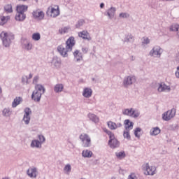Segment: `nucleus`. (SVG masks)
Masks as SVG:
<instances>
[{
    "label": "nucleus",
    "instance_id": "2eb2a0df",
    "mask_svg": "<svg viewBox=\"0 0 179 179\" xmlns=\"http://www.w3.org/2000/svg\"><path fill=\"white\" fill-rule=\"evenodd\" d=\"M27 174L30 178H37V168L34 166L30 167L27 171Z\"/></svg>",
    "mask_w": 179,
    "mask_h": 179
},
{
    "label": "nucleus",
    "instance_id": "2f4dec72",
    "mask_svg": "<svg viewBox=\"0 0 179 179\" xmlns=\"http://www.w3.org/2000/svg\"><path fill=\"white\" fill-rule=\"evenodd\" d=\"M64 90V85L63 84H56L54 87L55 93H61Z\"/></svg>",
    "mask_w": 179,
    "mask_h": 179
},
{
    "label": "nucleus",
    "instance_id": "58836bf2",
    "mask_svg": "<svg viewBox=\"0 0 179 179\" xmlns=\"http://www.w3.org/2000/svg\"><path fill=\"white\" fill-rule=\"evenodd\" d=\"M131 130H124L123 131V136L125 139H127V141H131V134H129V131Z\"/></svg>",
    "mask_w": 179,
    "mask_h": 179
},
{
    "label": "nucleus",
    "instance_id": "9b49d317",
    "mask_svg": "<svg viewBox=\"0 0 179 179\" xmlns=\"http://www.w3.org/2000/svg\"><path fill=\"white\" fill-rule=\"evenodd\" d=\"M47 15H50L51 17H57V16H59V7L58 6L48 7Z\"/></svg>",
    "mask_w": 179,
    "mask_h": 179
},
{
    "label": "nucleus",
    "instance_id": "a878e982",
    "mask_svg": "<svg viewBox=\"0 0 179 179\" xmlns=\"http://www.w3.org/2000/svg\"><path fill=\"white\" fill-rule=\"evenodd\" d=\"M9 20H10V15H0V26H3V24H6V23L9 22Z\"/></svg>",
    "mask_w": 179,
    "mask_h": 179
},
{
    "label": "nucleus",
    "instance_id": "09e8293b",
    "mask_svg": "<svg viewBox=\"0 0 179 179\" xmlns=\"http://www.w3.org/2000/svg\"><path fill=\"white\" fill-rule=\"evenodd\" d=\"M127 179H138V177L135 173H131L129 175Z\"/></svg>",
    "mask_w": 179,
    "mask_h": 179
},
{
    "label": "nucleus",
    "instance_id": "0eeeda50",
    "mask_svg": "<svg viewBox=\"0 0 179 179\" xmlns=\"http://www.w3.org/2000/svg\"><path fill=\"white\" fill-rule=\"evenodd\" d=\"M162 54H163V50L159 45L154 46L149 52V55L150 57H153L154 58H160Z\"/></svg>",
    "mask_w": 179,
    "mask_h": 179
},
{
    "label": "nucleus",
    "instance_id": "4c0bfd02",
    "mask_svg": "<svg viewBox=\"0 0 179 179\" xmlns=\"http://www.w3.org/2000/svg\"><path fill=\"white\" fill-rule=\"evenodd\" d=\"M41 38V35H40V33L37 32V33H34L32 34V40H34V41H40Z\"/></svg>",
    "mask_w": 179,
    "mask_h": 179
},
{
    "label": "nucleus",
    "instance_id": "20e7f679",
    "mask_svg": "<svg viewBox=\"0 0 179 179\" xmlns=\"http://www.w3.org/2000/svg\"><path fill=\"white\" fill-rule=\"evenodd\" d=\"M45 142V137L43 134L38 135V139H34L31 141L30 146L33 148L41 149L43 148V143Z\"/></svg>",
    "mask_w": 179,
    "mask_h": 179
},
{
    "label": "nucleus",
    "instance_id": "de8ad7c7",
    "mask_svg": "<svg viewBox=\"0 0 179 179\" xmlns=\"http://www.w3.org/2000/svg\"><path fill=\"white\" fill-rule=\"evenodd\" d=\"M39 79H40V77L38 76H34V79H33V81H32V83L34 85H36H36H39V84H37L38 83Z\"/></svg>",
    "mask_w": 179,
    "mask_h": 179
},
{
    "label": "nucleus",
    "instance_id": "864d4df0",
    "mask_svg": "<svg viewBox=\"0 0 179 179\" xmlns=\"http://www.w3.org/2000/svg\"><path fill=\"white\" fill-rule=\"evenodd\" d=\"M121 127H122V124H121V123L116 124V129H117V128H121Z\"/></svg>",
    "mask_w": 179,
    "mask_h": 179
},
{
    "label": "nucleus",
    "instance_id": "603ef678",
    "mask_svg": "<svg viewBox=\"0 0 179 179\" xmlns=\"http://www.w3.org/2000/svg\"><path fill=\"white\" fill-rule=\"evenodd\" d=\"M87 51H89V48H82V52H83V54H87Z\"/></svg>",
    "mask_w": 179,
    "mask_h": 179
},
{
    "label": "nucleus",
    "instance_id": "9d476101",
    "mask_svg": "<svg viewBox=\"0 0 179 179\" xmlns=\"http://www.w3.org/2000/svg\"><path fill=\"white\" fill-rule=\"evenodd\" d=\"M135 82H136V77H135V76H126L123 80V86H124V87H128V86L134 85Z\"/></svg>",
    "mask_w": 179,
    "mask_h": 179
},
{
    "label": "nucleus",
    "instance_id": "e2e57ef3",
    "mask_svg": "<svg viewBox=\"0 0 179 179\" xmlns=\"http://www.w3.org/2000/svg\"><path fill=\"white\" fill-rule=\"evenodd\" d=\"M110 179H116L115 177H112Z\"/></svg>",
    "mask_w": 179,
    "mask_h": 179
},
{
    "label": "nucleus",
    "instance_id": "1a4fd4ad",
    "mask_svg": "<svg viewBox=\"0 0 179 179\" xmlns=\"http://www.w3.org/2000/svg\"><path fill=\"white\" fill-rule=\"evenodd\" d=\"M176 108H173L171 110H169L168 111L165 112L162 115V120L164 121H170L172 118H174L176 117Z\"/></svg>",
    "mask_w": 179,
    "mask_h": 179
},
{
    "label": "nucleus",
    "instance_id": "f03ea898",
    "mask_svg": "<svg viewBox=\"0 0 179 179\" xmlns=\"http://www.w3.org/2000/svg\"><path fill=\"white\" fill-rule=\"evenodd\" d=\"M0 37L2 41V44L6 48H9L10 44H12V41L15 40V35H13V34L5 31H3L0 34Z\"/></svg>",
    "mask_w": 179,
    "mask_h": 179
},
{
    "label": "nucleus",
    "instance_id": "4d7b16f0",
    "mask_svg": "<svg viewBox=\"0 0 179 179\" xmlns=\"http://www.w3.org/2000/svg\"><path fill=\"white\" fill-rule=\"evenodd\" d=\"M130 59H131V61H135V57L131 56V57H130Z\"/></svg>",
    "mask_w": 179,
    "mask_h": 179
},
{
    "label": "nucleus",
    "instance_id": "37998d69",
    "mask_svg": "<svg viewBox=\"0 0 179 179\" xmlns=\"http://www.w3.org/2000/svg\"><path fill=\"white\" fill-rule=\"evenodd\" d=\"M116 157L117 159H124L125 157V152H119L115 153Z\"/></svg>",
    "mask_w": 179,
    "mask_h": 179
},
{
    "label": "nucleus",
    "instance_id": "13d9d810",
    "mask_svg": "<svg viewBox=\"0 0 179 179\" xmlns=\"http://www.w3.org/2000/svg\"><path fill=\"white\" fill-rule=\"evenodd\" d=\"M2 179H10V178H9V177H4V178H2Z\"/></svg>",
    "mask_w": 179,
    "mask_h": 179
},
{
    "label": "nucleus",
    "instance_id": "72a5a7b5",
    "mask_svg": "<svg viewBox=\"0 0 179 179\" xmlns=\"http://www.w3.org/2000/svg\"><path fill=\"white\" fill-rule=\"evenodd\" d=\"M83 157L90 158L93 156V152L89 150H84L82 152Z\"/></svg>",
    "mask_w": 179,
    "mask_h": 179
},
{
    "label": "nucleus",
    "instance_id": "bf43d9fd",
    "mask_svg": "<svg viewBox=\"0 0 179 179\" xmlns=\"http://www.w3.org/2000/svg\"><path fill=\"white\" fill-rule=\"evenodd\" d=\"M162 1H173L174 0H162Z\"/></svg>",
    "mask_w": 179,
    "mask_h": 179
},
{
    "label": "nucleus",
    "instance_id": "79ce46f5",
    "mask_svg": "<svg viewBox=\"0 0 179 179\" xmlns=\"http://www.w3.org/2000/svg\"><path fill=\"white\" fill-rule=\"evenodd\" d=\"M68 31H69V27H63L59 29V34H65L66 33H68Z\"/></svg>",
    "mask_w": 179,
    "mask_h": 179
},
{
    "label": "nucleus",
    "instance_id": "5fc2aeb1",
    "mask_svg": "<svg viewBox=\"0 0 179 179\" xmlns=\"http://www.w3.org/2000/svg\"><path fill=\"white\" fill-rule=\"evenodd\" d=\"M100 8H101V9H103V8H104V3H100Z\"/></svg>",
    "mask_w": 179,
    "mask_h": 179
},
{
    "label": "nucleus",
    "instance_id": "c756f323",
    "mask_svg": "<svg viewBox=\"0 0 179 179\" xmlns=\"http://www.w3.org/2000/svg\"><path fill=\"white\" fill-rule=\"evenodd\" d=\"M27 6L20 5L17 6V13H24V12H27Z\"/></svg>",
    "mask_w": 179,
    "mask_h": 179
},
{
    "label": "nucleus",
    "instance_id": "b1692460",
    "mask_svg": "<svg viewBox=\"0 0 179 179\" xmlns=\"http://www.w3.org/2000/svg\"><path fill=\"white\" fill-rule=\"evenodd\" d=\"M160 132H162V130L159 127H152L150 131V135L151 136H157Z\"/></svg>",
    "mask_w": 179,
    "mask_h": 179
},
{
    "label": "nucleus",
    "instance_id": "6e6d98bb",
    "mask_svg": "<svg viewBox=\"0 0 179 179\" xmlns=\"http://www.w3.org/2000/svg\"><path fill=\"white\" fill-rule=\"evenodd\" d=\"M27 78H28V79H31V78H33V74L30 73L29 75V77H27Z\"/></svg>",
    "mask_w": 179,
    "mask_h": 179
},
{
    "label": "nucleus",
    "instance_id": "4be33fe9",
    "mask_svg": "<svg viewBox=\"0 0 179 179\" xmlns=\"http://www.w3.org/2000/svg\"><path fill=\"white\" fill-rule=\"evenodd\" d=\"M93 94V90L90 87H85L83 90V96L85 99H90V97Z\"/></svg>",
    "mask_w": 179,
    "mask_h": 179
},
{
    "label": "nucleus",
    "instance_id": "6ab92c4d",
    "mask_svg": "<svg viewBox=\"0 0 179 179\" xmlns=\"http://www.w3.org/2000/svg\"><path fill=\"white\" fill-rule=\"evenodd\" d=\"M78 37H80L83 40H87V41H90V40H92L90 34H89L86 30L78 32Z\"/></svg>",
    "mask_w": 179,
    "mask_h": 179
},
{
    "label": "nucleus",
    "instance_id": "f257e3e1",
    "mask_svg": "<svg viewBox=\"0 0 179 179\" xmlns=\"http://www.w3.org/2000/svg\"><path fill=\"white\" fill-rule=\"evenodd\" d=\"M76 44L75 37L70 36L66 41V47L64 45H60L57 47V51L63 58H68V52H71Z\"/></svg>",
    "mask_w": 179,
    "mask_h": 179
},
{
    "label": "nucleus",
    "instance_id": "8fccbe9b",
    "mask_svg": "<svg viewBox=\"0 0 179 179\" xmlns=\"http://www.w3.org/2000/svg\"><path fill=\"white\" fill-rule=\"evenodd\" d=\"M22 83H28V82H29V78H27V76H23L22 78Z\"/></svg>",
    "mask_w": 179,
    "mask_h": 179
},
{
    "label": "nucleus",
    "instance_id": "7ed1b4c3",
    "mask_svg": "<svg viewBox=\"0 0 179 179\" xmlns=\"http://www.w3.org/2000/svg\"><path fill=\"white\" fill-rule=\"evenodd\" d=\"M45 93V88L41 85H35V90L32 92L31 99L38 103L41 100V96Z\"/></svg>",
    "mask_w": 179,
    "mask_h": 179
},
{
    "label": "nucleus",
    "instance_id": "c03bdc74",
    "mask_svg": "<svg viewBox=\"0 0 179 179\" xmlns=\"http://www.w3.org/2000/svg\"><path fill=\"white\" fill-rule=\"evenodd\" d=\"M150 43V39L149 38L144 36L143 37L142 44H145V45H148V44Z\"/></svg>",
    "mask_w": 179,
    "mask_h": 179
},
{
    "label": "nucleus",
    "instance_id": "7c9ffc66",
    "mask_svg": "<svg viewBox=\"0 0 179 179\" xmlns=\"http://www.w3.org/2000/svg\"><path fill=\"white\" fill-rule=\"evenodd\" d=\"M3 10L6 13H13V8L12 7V4H6L3 6Z\"/></svg>",
    "mask_w": 179,
    "mask_h": 179
},
{
    "label": "nucleus",
    "instance_id": "4468645a",
    "mask_svg": "<svg viewBox=\"0 0 179 179\" xmlns=\"http://www.w3.org/2000/svg\"><path fill=\"white\" fill-rule=\"evenodd\" d=\"M171 87H170V85H166L164 83H161L159 84L157 92L159 93H163V92H171Z\"/></svg>",
    "mask_w": 179,
    "mask_h": 179
},
{
    "label": "nucleus",
    "instance_id": "c9c22d12",
    "mask_svg": "<svg viewBox=\"0 0 179 179\" xmlns=\"http://www.w3.org/2000/svg\"><path fill=\"white\" fill-rule=\"evenodd\" d=\"M107 125H108V128H110L112 131L117 129V123H115L113 121L107 122Z\"/></svg>",
    "mask_w": 179,
    "mask_h": 179
},
{
    "label": "nucleus",
    "instance_id": "393cba45",
    "mask_svg": "<svg viewBox=\"0 0 179 179\" xmlns=\"http://www.w3.org/2000/svg\"><path fill=\"white\" fill-rule=\"evenodd\" d=\"M15 19L17 20V22H24L26 20V14L17 13Z\"/></svg>",
    "mask_w": 179,
    "mask_h": 179
},
{
    "label": "nucleus",
    "instance_id": "5701e85b",
    "mask_svg": "<svg viewBox=\"0 0 179 179\" xmlns=\"http://www.w3.org/2000/svg\"><path fill=\"white\" fill-rule=\"evenodd\" d=\"M116 10L117 9L115 8V7H111L107 10L106 15L108 16L109 19H114Z\"/></svg>",
    "mask_w": 179,
    "mask_h": 179
},
{
    "label": "nucleus",
    "instance_id": "473e14b6",
    "mask_svg": "<svg viewBox=\"0 0 179 179\" xmlns=\"http://www.w3.org/2000/svg\"><path fill=\"white\" fill-rule=\"evenodd\" d=\"M22 103V97H16L14 99L13 103H12V108H16L19 104Z\"/></svg>",
    "mask_w": 179,
    "mask_h": 179
},
{
    "label": "nucleus",
    "instance_id": "052dcab7",
    "mask_svg": "<svg viewBox=\"0 0 179 179\" xmlns=\"http://www.w3.org/2000/svg\"><path fill=\"white\" fill-rule=\"evenodd\" d=\"M2 93V88L0 87V94Z\"/></svg>",
    "mask_w": 179,
    "mask_h": 179
},
{
    "label": "nucleus",
    "instance_id": "f3484780",
    "mask_svg": "<svg viewBox=\"0 0 179 179\" xmlns=\"http://www.w3.org/2000/svg\"><path fill=\"white\" fill-rule=\"evenodd\" d=\"M73 55L74 57L75 62H80V61H83V54L80 52V50H76Z\"/></svg>",
    "mask_w": 179,
    "mask_h": 179
},
{
    "label": "nucleus",
    "instance_id": "3c124183",
    "mask_svg": "<svg viewBox=\"0 0 179 179\" xmlns=\"http://www.w3.org/2000/svg\"><path fill=\"white\" fill-rule=\"evenodd\" d=\"M175 76L179 79V66L177 67L176 69V71L175 73Z\"/></svg>",
    "mask_w": 179,
    "mask_h": 179
},
{
    "label": "nucleus",
    "instance_id": "f8f14e48",
    "mask_svg": "<svg viewBox=\"0 0 179 179\" xmlns=\"http://www.w3.org/2000/svg\"><path fill=\"white\" fill-rule=\"evenodd\" d=\"M108 145L111 149H115V148H118V146H120V142L117 138H115V136H114V134L109 137Z\"/></svg>",
    "mask_w": 179,
    "mask_h": 179
},
{
    "label": "nucleus",
    "instance_id": "a19ab883",
    "mask_svg": "<svg viewBox=\"0 0 179 179\" xmlns=\"http://www.w3.org/2000/svg\"><path fill=\"white\" fill-rule=\"evenodd\" d=\"M71 171L72 166H71V164H66L64 168V171L66 173V174H69Z\"/></svg>",
    "mask_w": 179,
    "mask_h": 179
},
{
    "label": "nucleus",
    "instance_id": "aec40b11",
    "mask_svg": "<svg viewBox=\"0 0 179 179\" xmlns=\"http://www.w3.org/2000/svg\"><path fill=\"white\" fill-rule=\"evenodd\" d=\"M34 19H38V20H43L44 19V12L38 10H34L32 12Z\"/></svg>",
    "mask_w": 179,
    "mask_h": 179
},
{
    "label": "nucleus",
    "instance_id": "680f3d73",
    "mask_svg": "<svg viewBox=\"0 0 179 179\" xmlns=\"http://www.w3.org/2000/svg\"><path fill=\"white\" fill-rule=\"evenodd\" d=\"M19 1H22L23 2H25V1H27V0H19Z\"/></svg>",
    "mask_w": 179,
    "mask_h": 179
},
{
    "label": "nucleus",
    "instance_id": "c85d7f7f",
    "mask_svg": "<svg viewBox=\"0 0 179 179\" xmlns=\"http://www.w3.org/2000/svg\"><path fill=\"white\" fill-rule=\"evenodd\" d=\"M124 41V43H134L135 41V38L132 34H127L125 35Z\"/></svg>",
    "mask_w": 179,
    "mask_h": 179
},
{
    "label": "nucleus",
    "instance_id": "ea45409f",
    "mask_svg": "<svg viewBox=\"0 0 179 179\" xmlns=\"http://www.w3.org/2000/svg\"><path fill=\"white\" fill-rule=\"evenodd\" d=\"M141 132H142V129L140 127H136L134 129V136L136 138H141Z\"/></svg>",
    "mask_w": 179,
    "mask_h": 179
},
{
    "label": "nucleus",
    "instance_id": "f704fd0d",
    "mask_svg": "<svg viewBox=\"0 0 179 179\" xmlns=\"http://www.w3.org/2000/svg\"><path fill=\"white\" fill-rule=\"evenodd\" d=\"M2 115L3 117H10L12 115V110L9 108H5L2 110Z\"/></svg>",
    "mask_w": 179,
    "mask_h": 179
},
{
    "label": "nucleus",
    "instance_id": "39448f33",
    "mask_svg": "<svg viewBox=\"0 0 179 179\" xmlns=\"http://www.w3.org/2000/svg\"><path fill=\"white\" fill-rule=\"evenodd\" d=\"M145 176H155L157 173V169L155 166L149 165V163L144 164L142 166Z\"/></svg>",
    "mask_w": 179,
    "mask_h": 179
},
{
    "label": "nucleus",
    "instance_id": "6e6552de",
    "mask_svg": "<svg viewBox=\"0 0 179 179\" xmlns=\"http://www.w3.org/2000/svg\"><path fill=\"white\" fill-rule=\"evenodd\" d=\"M123 115H127L128 117H132L133 118H138L141 113L138 110H134V108H126L122 110Z\"/></svg>",
    "mask_w": 179,
    "mask_h": 179
},
{
    "label": "nucleus",
    "instance_id": "ddd939ff",
    "mask_svg": "<svg viewBox=\"0 0 179 179\" xmlns=\"http://www.w3.org/2000/svg\"><path fill=\"white\" fill-rule=\"evenodd\" d=\"M30 114H31V109H30V108H26L24 109V114L22 119V121H24L26 125H29V124H30Z\"/></svg>",
    "mask_w": 179,
    "mask_h": 179
},
{
    "label": "nucleus",
    "instance_id": "423d86ee",
    "mask_svg": "<svg viewBox=\"0 0 179 179\" xmlns=\"http://www.w3.org/2000/svg\"><path fill=\"white\" fill-rule=\"evenodd\" d=\"M83 143V148H90L92 146V138L87 134H82L79 136Z\"/></svg>",
    "mask_w": 179,
    "mask_h": 179
},
{
    "label": "nucleus",
    "instance_id": "bb28decb",
    "mask_svg": "<svg viewBox=\"0 0 179 179\" xmlns=\"http://www.w3.org/2000/svg\"><path fill=\"white\" fill-rule=\"evenodd\" d=\"M134 128V122L129 121V120H124V130L131 131Z\"/></svg>",
    "mask_w": 179,
    "mask_h": 179
},
{
    "label": "nucleus",
    "instance_id": "412c9836",
    "mask_svg": "<svg viewBox=\"0 0 179 179\" xmlns=\"http://www.w3.org/2000/svg\"><path fill=\"white\" fill-rule=\"evenodd\" d=\"M87 118H89L90 121L94 122V124H99L100 122V118L99 116L95 115L94 113H90L87 114Z\"/></svg>",
    "mask_w": 179,
    "mask_h": 179
},
{
    "label": "nucleus",
    "instance_id": "dca6fc26",
    "mask_svg": "<svg viewBox=\"0 0 179 179\" xmlns=\"http://www.w3.org/2000/svg\"><path fill=\"white\" fill-rule=\"evenodd\" d=\"M62 64V60L61 58L58 57L57 56H54L52 59V64L57 69H59L61 68V65Z\"/></svg>",
    "mask_w": 179,
    "mask_h": 179
},
{
    "label": "nucleus",
    "instance_id": "cd10ccee",
    "mask_svg": "<svg viewBox=\"0 0 179 179\" xmlns=\"http://www.w3.org/2000/svg\"><path fill=\"white\" fill-rule=\"evenodd\" d=\"M170 31H176V37L179 40V24H173L169 27Z\"/></svg>",
    "mask_w": 179,
    "mask_h": 179
},
{
    "label": "nucleus",
    "instance_id": "e433bc0d",
    "mask_svg": "<svg viewBox=\"0 0 179 179\" xmlns=\"http://www.w3.org/2000/svg\"><path fill=\"white\" fill-rule=\"evenodd\" d=\"M86 22L83 19L79 20L76 24V29H80L83 24H85Z\"/></svg>",
    "mask_w": 179,
    "mask_h": 179
},
{
    "label": "nucleus",
    "instance_id": "49530a36",
    "mask_svg": "<svg viewBox=\"0 0 179 179\" xmlns=\"http://www.w3.org/2000/svg\"><path fill=\"white\" fill-rule=\"evenodd\" d=\"M103 132H105L106 134H107V135H108L109 138L110 136H114V133L111 132V131L108 130L107 128H103Z\"/></svg>",
    "mask_w": 179,
    "mask_h": 179
},
{
    "label": "nucleus",
    "instance_id": "a18cd8bd",
    "mask_svg": "<svg viewBox=\"0 0 179 179\" xmlns=\"http://www.w3.org/2000/svg\"><path fill=\"white\" fill-rule=\"evenodd\" d=\"M119 17L122 19H128V17H129V14L128 13H121L119 14Z\"/></svg>",
    "mask_w": 179,
    "mask_h": 179
},
{
    "label": "nucleus",
    "instance_id": "a211bd4d",
    "mask_svg": "<svg viewBox=\"0 0 179 179\" xmlns=\"http://www.w3.org/2000/svg\"><path fill=\"white\" fill-rule=\"evenodd\" d=\"M22 47L23 50H26V51H30L33 48V44H31L29 40L24 39L22 43Z\"/></svg>",
    "mask_w": 179,
    "mask_h": 179
}]
</instances>
